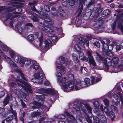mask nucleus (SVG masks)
<instances>
[{"label":"nucleus","mask_w":123,"mask_h":123,"mask_svg":"<svg viewBox=\"0 0 123 123\" xmlns=\"http://www.w3.org/2000/svg\"><path fill=\"white\" fill-rule=\"evenodd\" d=\"M68 78L70 80V81H72L74 79V76L73 74H70L68 75Z\"/></svg>","instance_id":"nucleus-52"},{"label":"nucleus","mask_w":123,"mask_h":123,"mask_svg":"<svg viewBox=\"0 0 123 123\" xmlns=\"http://www.w3.org/2000/svg\"><path fill=\"white\" fill-rule=\"evenodd\" d=\"M23 83L24 85L23 88L25 89V90L28 91L30 93H32V91L31 88V86L25 82L23 81Z\"/></svg>","instance_id":"nucleus-15"},{"label":"nucleus","mask_w":123,"mask_h":123,"mask_svg":"<svg viewBox=\"0 0 123 123\" xmlns=\"http://www.w3.org/2000/svg\"><path fill=\"white\" fill-rule=\"evenodd\" d=\"M45 89L43 88H41L40 89H38L37 90V92H36L37 93H39L42 95V94L45 92Z\"/></svg>","instance_id":"nucleus-41"},{"label":"nucleus","mask_w":123,"mask_h":123,"mask_svg":"<svg viewBox=\"0 0 123 123\" xmlns=\"http://www.w3.org/2000/svg\"><path fill=\"white\" fill-rule=\"evenodd\" d=\"M51 6L50 5H45L44 6V11L45 12H49L50 11V7H51Z\"/></svg>","instance_id":"nucleus-34"},{"label":"nucleus","mask_w":123,"mask_h":123,"mask_svg":"<svg viewBox=\"0 0 123 123\" xmlns=\"http://www.w3.org/2000/svg\"><path fill=\"white\" fill-rule=\"evenodd\" d=\"M94 21L96 22L95 25V27L96 28H98L101 26L103 22V21L101 19L98 20H94Z\"/></svg>","instance_id":"nucleus-22"},{"label":"nucleus","mask_w":123,"mask_h":123,"mask_svg":"<svg viewBox=\"0 0 123 123\" xmlns=\"http://www.w3.org/2000/svg\"><path fill=\"white\" fill-rule=\"evenodd\" d=\"M94 55L95 56L97 60L98 61H103L104 58L103 57L101 56L98 53H96Z\"/></svg>","instance_id":"nucleus-25"},{"label":"nucleus","mask_w":123,"mask_h":123,"mask_svg":"<svg viewBox=\"0 0 123 123\" xmlns=\"http://www.w3.org/2000/svg\"><path fill=\"white\" fill-rule=\"evenodd\" d=\"M93 119L94 123H100L99 118L97 117H94Z\"/></svg>","instance_id":"nucleus-44"},{"label":"nucleus","mask_w":123,"mask_h":123,"mask_svg":"<svg viewBox=\"0 0 123 123\" xmlns=\"http://www.w3.org/2000/svg\"><path fill=\"white\" fill-rule=\"evenodd\" d=\"M87 53L88 55V57L90 62L91 66L92 68H94L96 66V64L92 56L93 54H91L89 51Z\"/></svg>","instance_id":"nucleus-8"},{"label":"nucleus","mask_w":123,"mask_h":123,"mask_svg":"<svg viewBox=\"0 0 123 123\" xmlns=\"http://www.w3.org/2000/svg\"><path fill=\"white\" fill-rule=\"evenodd\" d=\"M34 77L35 79L38 80V79L40 78V74H39L35 73L34 75Z\"/></svg>","instance_id":"nucleus-54"},{"label":"nucleus","mask_w":123,"mask_h":123,"mask_svg":"<svg viewBox=\"0 0 123 123\" xmlns=\"http://www.w3.org/2000/svg\"><path fill=\"white\" fill-rule=\"evenodd\" d=\"M25 63H26L25 65L27 66H28L30 64L32 63H31V61L29 60H26L25 61Z\"/></svg>","instance_id":"nucleus-57"},{"label":"nucleus","mask_w":123,"mask_h":123,"mask_svg":"<svg viewBox=\"0 0 123 123\" xmlns=\"http://www.w3.org/2000/svg\"><path fill=\"white\" fill-rule=\"evenodd\" d=\"M56 75L58 77H59L58 78V81L60 83H62L63 81V78L62 77V74L61 73L59 72H58L56 74Z\"/></svg>","instance_id":"nucleus-24"},{"label":"nucleus","mask_w":123,"mask_h":123,"mask_svg":"<svg viewBox=\"0 0 123 123\" xmlns=\"http://www.w3.org/2000/svg\"><path fill=\"white\" fill-rule=\"evenodd\" d=\"M68 4V0H63L62 1V4L64 6H67Z\"/></svg>","instance_id":"nucleus-42"},{"label":"nucleus","mask_w":123,"mask_h":123,"mask_svg":"<svg viewBox=\"0 0 123 123\" xmlns=\"http://www.w3.org/2000/svg\"><path fill=\"white\" fill-rule=\"evenodd\" d=\"M12 94L11 93L10 94L8 93L7 94L3 102L4 106H6L9 103L10 98H12Z\"/></svg>","instance_id":"nucleus-11"},{"label":"nucleus","mask_w":123,"mask_h":123,"mask_svg":"<svg viewBox=\"0 0 123 123\" xmlns=\"http://www.w3.org/2000/svg\"><path fill=\"white\" fill-rule=\"evenodd\" d=\"M9 4L13 7H8L7 10V11L11 12L15 10L17 11V12L15 11L13 12V13L15 15H14L11 18L10 20H12L13 18L17 17L18 16V15L16 14H18L22 12L23 6L20 4H18L16 2H11Z\"/></svg>","instance_id":"nucleus-2"},{"label":"nucleus","mask_w":123,"mask_h":123,"mask_svg":"<svg viewBox=\"0 0 123 123\" xmlns=\"http://www.w3.org/2000/svg\"><path fill=\"white\" fill-rule=\"evenodd\" d=\"M9 52L11 58H13L15 55L14 51L12 50H9Z\"/></svg>","instance_id":"nucleus-49"},{"label":"nucleus","mask_w":123,"mask_h":123,"mask_svg":"<svg viewBox=\"0 0 123 123\" xmlns=\"http://www.w3.org/2000/svg\"><path fill=\"white\" fill-rule=\"evenodd\" d=\"M57 39V37L55 35L51 36V40L53 42H54Z\"/></svg>","instance_id":"nucleus-59"},{"label":"nucleus","mask_w":123,"mask_h":123,"mask_svg":"<svg viewBox=\"0 0 123 123\" xmlns=\"http://www.w3.org/2000/svg\"><path fill=\"white\" fill-rule=\"evenodd\" d=\"M7 8L6 9H5L2 6H0V12L2 11L3 13H6L3 16L5 17L4 18V21H6L9 19L12 15V13L10 12V11H7Z\"/></svg>","instance_id":"nucleus-6"},{"label":"nucleus","mask_w":123,"mask_h":123,"mask_svg":"<svg viewBox=\"0 0 123 123\" xmlns=\"http://www.w3.org/2000/svg\"><path fill=\"white\" fill-rule=\"evenodd\" d=\"M103 61L105 68L108 69L109 66L111 65L112 64L111 59L109 57L106 58L105 59H104Z\"/></svg>","instance_id":"nucleus-9"},{"label":"nucleus","mask_w":123,"mask_h":123,"mask_svg":"<svg viewBox=\"0 0 123 123\" xmlns=\"http://www.w3.org/2000/svg\"><path fill=\"white\" fill-rule=\"evenodd\" d=\"M81 51V49L80 47L77 46V52H78L79 58L81 60H83L85 59L84 54L83 52H80Z\"/></svg>","instance_id":"nucleus-18"},{"label":"nucleus","mask_w":123,"mask_h":123,"mask_svg":"<svg viewBox=\"0 0 123 123\" xmlns=\"http://www.w3.org/2000/svg\"><path fill=\"white\" fill-rule=\"evenodd\" d=\"M117 21V28L118 29L120 30L121 32L123 34V26L122 25L123 19L120 18Z\"/></svg>","instance_id":"nucleus-13"},{"label":"nucleus","mask_w":123,"mask_h":123,"mask_svg":"<svg viewBox=\"0 0 123 123\" xmlns=\"http://www.w3.org/2000/svg\"><path fill=\"white\" fill-rule=\"evenodd\" d=\"M72 103V105H73V108L75 109L76 112H77V99H76Z\"/></svg>","instance_id":"nucleus-30"},{"label":"nucleus","mask_w":123,"mask_h":123,"mask_svg":"<svg viewBox=\"0 0 123 123\" xmlns=\"http://www.w3.org/2000/svg\"><path fill=\"white\" fill-rule=\"evenodd\" d=\"M113 46L114 45L113 44L108 45L107 44H105L103 48V52L106 53L108 52V50L111 51L112 50Z\"/></svg>","instance_id":"nucleus-12"},{"label":"nucleus","mask_w":123,"mask_h":123,"mask_svg":"<svg viewBox=\"0 0 123 123\" xmlns=\"http://www.w3.org/2000/svg\"><path fill=\"white\" fill-rule=\"evenodd\" d=\"M29 96L25 93H23L22 98L26 102H27L29 101Z\"/></svg>","instance_id":"nucleus-28"},{"label":"nucleus","mask_w":123,"mask_h":123,"mask_svg":"<svg viewBox=\"0 0 123 123\" xmlns=\"http://www.w3.org/2000/svg\"><path fill=\"white\" fill-rule=\"evenodd\" d=\"M21 25H19L18 24H17L15 26L16 28H17L18 32L20 33H21L23 29L21 27Z\"/></svg>","instance_id":"nucleus-38"},{"label":"nucleus","mask_w":123,"mask_h":123,"mask_svg":"<svg viewBox=\"0 0 123 123\" xmlns=\"http://www.w3.org/2000/svg\"><path fill=\"white\" fill-rule=\"evenodd\" d=\"M119 62V59L117 57H114L112 59V63H113L114 67H116L118 63Z\"/></svg>","instance_id":"nucleus-20"},{"label":"nucleus","mask_w":123,"mask_h":123,"mask_svg":"<svg viewBox=\"0 0 123 123\" xmlns=\"http://www.w3.org/2000/svg\"><path fill=\"white\" fill-rule=\"evenodd\" d=\"M3 50L4 51H7L9 50L7 46L5 44H3L1 47Z\"/></svg>","instance_id":"nucleus-39"},{"label":"nucleus","mask_w":123,"mask_h":123,"mask_svg":"<svg viewBox=\"0 0 123 123\" xmlns=\"http://www.w3.org/2000/svg\"><path fill=\"white\" fill-rule=\"evenodd\" d=\"M31 18L34 22L38 21L39 20V18L38 17V15L35 13H33L31 15Z\"/></svg>","instance_id":"nucleus-21"},{"label":"nucleus","mask_w":123,"mask_h":123,"mask_svg":"<svg viewBox=\"0 0 123 123\" xmlns=\"http://www.w3.org/2000/svg\"><path fill=\"white\" fill-rule=\"evenodd\" d=\"M76 0H68V4L71 6H74L75 4Z\"/></svg>","instance_id":"nucleus-36"},{"label":"nucleus","mask_w":123,"mask_h":123,"mask_svg":"<svg viewBox=\"0 0 123 123\" xmlns=\"http://www.w3.org/2000/svg\"><path fill=\"white\" fill-rule=\"evenodd\" d=\"M13 118V117L12 115H9L6 118L2 121L1 123H5V121H6V123H11Z\"/></svg>","instance_id":"nucleus-14"},{"label":"nucleus","mask_w":123,"mask_h":123,"mask_svg":"<svg viewBox=\"0 0 123 123\" xmlns=\"http://www.w3.org/2000/svg\"><path fill=\"white\" fill-rule=\"evenodd\" d=\"M20 101L21 104L20 105H22L23 108H27V105L23 101V100L22 99H21Z\"/></svg>","instance_id":"nucleus-43"},{"label":"nucleus","mask_w":123,"mask_h":123,"mask_svg":"<svg viewBox=\"0 0 123 123\" xmlns=\"http://www.w3.org/2000/svg\"><path fill=\"white\" fill-rule=\"evenodd\" d=\"M36 96L37 98L35 97L33 98L34 101L33 103L34 105L36 106H33L32 108L33 109L40 108L41 106H43L44 103V100L45 99V97L44 95H40Z\"/></svg>","instance_id":"nucleus-3"},{"label":"nucleus","mask_w":123,"mask_h":123,"mask_svg":"<svg viewBox=\"0 0 123 123\" xmlns=\"http://www.w3.org/2000/svg\"><path fill=\"white\" fill-rule=\"evenodd\" d=\"M27 37L29 41L31 42L33 41L34 39V36L32 34L28 35Z\"/></svg>","instance_id":"nucleus-45"},{"label":"nucleus","mask_w":123,"mask_h":123,"mask_svg":"<svg viewBox=\"0 0 123 123\" xmlns=\"http://www.w3.org/2000/svg\"><path fill=\"white\" fill-rule=\"evenodd\" d=\"M104 111L106 114L107 115H109V111H108V109L106 107H105L104 110Z\"/></svg>","instance_id":"nucleus-64"},{"label":"nucleus","mask_w":123,"mask_h":123,"mask_svg":"<svg viewBox=\"0 0 123 123\" xmlns=\"http://www.w3.org/2000/svg\"><path fill=\"white\" fill-rule=\"evenodd\" d=\"M74 83L72 81H69V82L68 80H66L65 82H63L62 84L61 85V86L64 90L67 91L68 88H70V90H71L74 89Z\"/></svg>","instance_id":"nucleus-4"},{"label":"nucleus","mask_w":123,"mask_h":123,"mask_svg":"<svg viewBox=\"0 0 123 123\" xmlns=\"http://www.w3.org/2000/svg\"><path fill=\"white\" fill-rule=\"evenodd\" d=\"M66 116L65 114H62L57 116V118H58L64 119L66 118Z\"/></svg>","instance_id":"nucleus-50"},{"label":"nucleus","mask_w":123,"mask_h":123,"mask_svg":"<svg viewBox=\"0 0 123 123\" xmlns=\"http://www.w3.org/2000/svg\"><path fill=\"white\" fill-rule=\"evenodd\" d=\"M38 110H37V111L36 112H33L31 114V116L32 117H36L40 115L41 113L39 111L38 112Z\"/></svg>","instance_id":"nucleus-26"},{"label":"nucleus","mask_w":123,"mask_h":123,"mask_svg":"<svg viewBox=\"0 0 123 123\" xmlns=\"http://www.w3.org/2000/svg\"><path fill=\"white\" fill-rule=\"evenodd\" d=\"M57 68L58 69H61V70H60V71H62V72H63L64 73H65L66 71L65 70L64 67L60 66H57Z\"/></svg>","instance_id":"nucleus-58"},{"label":"nucleus","mask_w":123,"mask_h":123,"mask_svg":"<svg viewBox=\"0 0 123 123\" xmlns=\"http://www.w3.org/2000/svg\"><path fill=\"white\" fill-rule=\"evenodd\" d=\"M121 48L123 49V42H122L120 45H117L116 47L117 50H120Z\"/></svg>","instance_id":"nucleus-37"},{"label":"nucleus","mask_w":123,"mask_h":123,"mask_svg":"<svg viewBox=\"0 0 123 123\" xmlns=\"http://www.w3.org/2000/svg\"><path fill=\"white\" fill-rule=\"evenodd\" d=\"M93 105L96 108H98L99 107V104L98 101H96L93 103Z\"/></svg>","instance_id":"nucleus-53"},{"label":"nucleus","mask_w":123,"mask_h":123,"mask_svg":"<svg viewBox=\"0 0 123 123\" xmlns=\"http://www.w3.org/2000/svg\"><path fill=\"white\" fill-rule=\"evenodd\" d=\"M31 67L36 70H38L39 68V66L36 64L35 61L32 62V63H31Z\"/></svg>","instance_id":"nucleus-27"},{"label":"nucleus","mask_w":123,"mask_h":123,"mask_svg":"<svg viewBox=\"0 0 123 123\" xmlns=\"http://www.w3.org/2000/svg\"><path fill=\"white\" fill-rule=\"evenodd\" d=\"M17 85L14 82H11L9 84V86L12 90H15V88H16Z\"/></svg>","instance_id":"nucleus-33"},{"label":"nucleus","mask_w":123,"mask_h":123,"mask_svg":"<svg viewBox=\"0 0 123 123\" xmlns=\"http://www.w3.org/2000/svg\"><path fill=\"white\" fill-rule=\"evenodd\" d=\"M59 61L61 64H64L67 62V60L63 56H61L59 58Z\"/></svg>","instance_id":"nucleus-31"},{"label":"nucleus","mask_w":123,"mask_h":123,"mask_svg":"<svg viewBox=\"0 0 123 123\" xmlns=\"http://www.w3.org/2000/svg\"><path fill=\"white\" fill-rule=\"evenodd\" d=\"M100 123H106L107 122L106 119L104 115H101L100 117Z\"/></svg>","instance_id":"nucleus-29"},{"label":"nucleus","mask_w":123,"mask_h":123,"mask_svg":"<svg viewBox=\"0 0 123 123\" xmlns=\"http://www.w3.org/2000/svg\"><path fill=\"white\" fill-rule=\"evenodd\" d=\"M46 91L49 94L52 95H55L56 94V92L53 89L49 88L47 89Z\"/></svg>","instance_id":"nucleus-32"},{"label":"nucleus","mask_w":123,"mask_h":123,"mask_svg":"<svg viewBox=\"0 0 123 123\" xmlns=\"http://www.w3.org/2000/svg\"><path fill=\"white\" fill-rule=\"evenodd\" d=\"M43 42H44V45H43V46H44V48L45 49L49 48V46L51 45V44L52 43L51 41L49 39L46 40Z\"/></svg>","instance_id":"nucleus-17"},{"label":"nucleus","mask_w":123,"mask_h":123,"mask_svg":"<svg viewBox=\"0 0 123 123\" xmlns=\"http://www.w3.org/2000/svg\"><path fill=\"white\" fill-rule=\"evenodd\" d=\"M13 58V60L16 62L19 63L21 64V66L23 67L25 64V61L20 56L18 55H15Z\"/></svg>","instance_id":"nucleus-7"},{"label":"nucleus","mask_w":123,"mask_h":123,"mask_svg":"<svg viewBox=\"0 0 123 123\" xmlns=\"http://www.w3.org/2000/svg\"><path fill=\"white\" fill-rule=\"evenodd\" d=\"M116 23V21H114L111 25V27L113 30H114L115 28Z\"/></svg>","instance_id":"nucleus-60"},{"label":"nucleus","mask_w":123,"mask_h":123,"mask_svg":"<svg viewBox=\"0 0 123 123\" xmlns=\"http://www.w3.org/2000/svg\"><path fill=\"white\" fill-rule=\"evenodd\" d=\"M111 11L108 9L104 10L103 12V14L107 16L111 12Z\"/></svg>","instance_id":"nucleus-40"},{"label":"nucleus","mask_w":123,"mask_h":123,"mask_svg":"<svg viewBox=\"0 0 123 123\" xmlns=\"http://www.w3.org/2000/svg\"><path fill=\"white\" fill-rule=\"evenodd\" d=\"M46 118L45 117H43L40 118L38 120L39 123H45V121H44Z\"/></svg>","instance_id":"nucleus-46"},{"label":"nucleus","mask_w":123,"mask_h":123,"mask_svg":"<svg viewBox=\"0 0 123 123\" xmlns=\"http://www.w3.org/2000/svg\"><path fill=\"white\" fill-rule=\"evenodd\" d=\"M26 12L29 14L31 15L35 13L33 12L30 9H27L26 11Z\"/></svg>","instance_id":"nucleus-56"},{"label":"nucleus","mask_w":123,"mask_h":123,"mask_svg":"<svg viewBox=\"0 0 123 123\" xmlns=\"http://www.w3.org/2000/svg\"><path fill=\"white\" fill-rule=\"evenodd\" d=\"M62 17H66V16L67 14L64 11H63L62 12H60V13L59 14Z\"/></svg>","instance_id":"nucleus-55"},{"label":"nucleus","mask_w":123,"mask_h":123,"mask_svg":"<svg viewBox=\"0 0 123 123\" xmlns=\"http://www.w3.org/2000/svg\"><path fill=\"white\" fill-rule=\"evenodd\" d=\"M41 18L44 19L43 21V24L42 26H40L39 27L40 30L46 32H51L53 31L52 30L48 27V25L49 24L53 25L54 24L53 21L49 18V17L48 16V14L45 13L43 12H40Z\"/></svg>","instance_id":"nucleus-1"},{"label":"nucleus","mask_w":123,"mask_h":123,"mask_svg":"<svg viewBox=\"0 0 123 123\" xmlns=\"http://www.w3.org/2000/svg\"><path fill=\"white\" fill-rule=\"evenodd\" d=\"M66 123H73L72 119L70 117H68L65 121Z\"/></svg>","instance_id":"nucleus-51"},{"label":"nucleus","mask_w":123,"mask_h":123,"mask_svg":"<svg viewBox=\"0 0 123 123\" xmlns=\"http://www.w3.org/2000/svg\"><path fill=\"white\" fill-rule=\"evenodd\" d=\"M35 2L34 1H33L29 3V5L31 6V8L32 11L37 13L40 15H41L40 12H43L42 11H38L35 7L36 5H35Z\"/></svg>","instance_id":"nucleus-10"},{"label":"nucleus","mask_w":123,"mask_h":123,"mask_svg":"<svg viewBox=\"0 0 123 123\" xmlns=\"http://www.w3.org/2000/svg\"><path fill=\"white\" fill-rule=\"evenodd\" d=\"M78 39L79 40L78 43H80V45L81 46H82V45L83 46V43H86L87 46L89 45L88 44L89 43V41L86 40L85 41L84 39L81 37H79Z\"/></svg>","instance_id":"nucleus-16"},{"label":"nucleus","mask_w":123,"mask_h":123,"mask_svg":"<svg viewBox=\"0 0 123 123\" xmlns=\"http://www.w3.org/2000/svg\"><path fill=\"white\" fill-rule=\"evenodd\" d=\"M75 55L74 53L72 54V55L73 58V60L74 62L77 61V57Z\"/></svg>","instance_id":"nucleus-61"},{"label":"nucleus","mask_w":123,"mask_h":123,"mask_svg":"<svg viewBox=\"0 0 123 123\" xmlns=\"http://www.w3.org/2000/svg\"><path fill=\"white\" fill-rule=\"evenodd\" d=\"M84 105L85 106L89 112L90 113H91L92 109L89 105L87 104H86L85 105Z\"/></svg>","instance_id":"nucleus-48"},{"label":"nucleus","mask_w":123,"mask_h":123,"mask_svg":"<svg viewBox=\"0 0 123 123\" xmlns=\"http://www.w3.org/2000/svg\"><path fill=\"white\" fill-rule=\"evenodd\" d=\"M76 6L75 8H72L70 9H68V11L67 13L68 15H70L73 14L75 13V14L77 13V10L76 9Z\"/></svg>","instance_id":"nucleus-19"},{"label":"nucleus","mask_w":123,"mask_h":123,"mask_svg":"<svg viewBox=\"0 0 123 123\" xmlns=\"http://www.w3.org/2000/svg\"><path fill=\"white\" fill-rule=\"evenodd\" d=\"M94 45L96 46L97 48H99L100 47V44L97 42H96L93 43Z\"/></svg>","instance_id":"nucleus-63"},{"label":"nucleus","mask_w":123,"mask_h":123,"mask_svg":"<svg viewBox=\"0 0 123 123\" xmlns=\"http://www.w3.org/2000/svg\"><path fill=\"white\" fill-rule=\"evenodd\" d=\"M85 1L86 0H80L79 9L78 10V11H80L79 15H80L81 13L83 7V4L85 2Z\"/></svg>","instance_id":"nucleus-23"},{"label":"nucleus","mask_w":123,"mask_h":123,"mask_svg":"<svg viewBox=\"0 0 123 123\" xmlns=\"http://www.w3.org/2000/svg\"><path fill=\"white\" fill-rule=\"evenodd\" d=\"M77 81V90L80 88L86 86H89L91 85L90 80L89 78H86L84 81H81L80 80H79Z\"/></svg>","instance_id":"nucleus-5"},{"label":"nucleus","mask_w":123,"mask_h":123,"mask_svg":"<svg viewBox=\"0 0 123 123\" xmlns=\"http://www.w3.org/2000/svg\"><path fill=\"white\" fill-rule=\"evenodd\" d=\"M109 115H107L110 117L112 119L114 118L115 117L114 113L112 111H111L110 112H109Z\"/></svg>","instance_id":"nucleus-47"},{"label":"nucleus","mask_w":123,"mask_h":123,"mask_svg":"<svg viewBox=\"0 0 123 123\" xmlns=\"http://www.w3.org/2000/svg\"><path fill=\"white\" fill-rule=\"evenodd\" d=\"M86 119L88 123H92L89 116L87 115L86 117Z\"/></svg>","instance_id":"nucleus-62"},{"label":"nucleus","mask_w":123,"mask_h":123,"mask_svg":"<svg viewBox=\"0 0 123 123\" xmlns=\"http://www.w3.org/2000/svg\"><path fill=\"white\" fill-rule=\"evenodd\" d=\"M72 43L74 44L75 43L74 45V47L75 48V50L77 51V47H76L77 45V36H76L74 39V40L72 42Z\"/></svg>","instance_id":"nucleus-35"}]
</instances>
